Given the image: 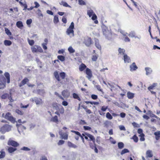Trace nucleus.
<instances>
[{"instance_id":"obj_1","label":"nucleus","mask_w":160,"mask_h":160,"mask_svg":"<svg viewBox=\"0 0 160 160\" xmlns=\"http://www.w3.org/2000/svg\"><path fill=\"white\" fill-rule=\"evenodd\" d=\"M12 127L11 125L5 124L1 127L0 129V132L2 133L9 132L11 130Z\"/></svg>"},{"instance_id":"obj_2","label":"nucleus","mask_w":160,"mask_h":160,"mask_svg":"<svg viewBox=\"0 0 160 160\" xmlns=\"http://www.w3.org/2000/svg\"><path fill=\"white\" fill-rule=\"evenodd\" d=\"M74 28V23L73 22H72L69 28L67 29L66 32L68 35H70V34H71V37H73L74 36V31L73 29Z\"/></svg>"},{"instance_id":"obj_3","label":"nucleus","mask_w":160,"mask_h":160,"mask_svg":"<svg viewBox=\"0 0 160 160\" xmlns=\"http://www.w3.org/2000/svg\"><path fill=\"white\" fill-rule=\"evenodd\" d=\"M7 144L8 146H12L16 148L19 145V144L17 142L12 140L11 138H10L9 139L8 142Z\"/></svg>"},{"instance_id":"obj_4","label":"nucleus","mask_w":160,"mask_h":160,"mask_svg":"<svg viewBox=\"0 0 160 160\" xmlns=\"http://www.w3.org/2000/svg\"><path fill=\"white\" fill-rule=\"evenodd\" d=\"M4 118L12 123H14L15 122V119L11 115V113L10 112H8L6 113Z\"/></svg>"},{"instance_id":"obj_5","label":"nucleus","mask_w":160,"mask_h":160,"mask_svg":"<svg viewBox=\"0 0 160 160\" xmlns=\"http://www.w3.org/2000/svg\"><path fill=\"white\" fill-rule=\"evenodd\" d=\"M64 112V108L61 106L58 108L57 110L55 112V113L57 114L58 116L60 117V114H63Z\"/></svg>"},{"instance_id":"obj_6","label":"nucleus","mask_w":160,"mask_h":160,"mask_svg":"<svg viewBox=\"0 0 160 160\" xmlns=\"http://www.w3.org/2000/svg\"><path fill=\"white\" fill-rule=\"evenodd\" d=\"M31 101L32 102H35L36 104H40L42 103V99L37 97H34L33 98H32Z\"/></svg>"},{"instance_id":"obj_7","label":"nucleus","mask_w":160,"mask_h":160,"mask_svg":"<svg viewBox=\"0 0 160 160\" xmlns=\"http://www.w3.org/2000/svg\"><path fill=\"white\" fill-rule=\"evenodd\" d=\"M59 134L61 138L64 140H67L68 138V134L67 132H63L62 131H59Z\"/></svg>"},{"instance_id":"obj_8","label":"nucleus","mask_w":160,"mask_h":160,"mask_svg":"<svg viewBox=\"0 0 160 160\" xmlns=\"http://www.w3.org/2000/svg\"><path fill=\"white\" fill-rule=\"evenodd\" d=\"M86 73L87 74V77L88 79H90L92 76V72L91 70L88 68H87L86 70Z\"/></svg>"},{"instance_id":"obj_9","label":"nucleus","mask_w":160,"mask_h":160,"mask_svg":"<svg viewBox=\"0 0 160 160\" xmlns=\"http://www.w3.org/2000/svg\"><path fill=\"white\" fill-rule=\"evenodd\" d=\"M84 43L87 46H89L91 44V39L88 37L85 38L84 42Z\"/></svg>"},{"instance_id":"obj_10","label":"nucleus","mask_w":160,"mask_h":160,"mask_svg":"<svg viewBox=\"0 0 160 160\" xmlns=\"http://www.w3.org/2000/svg\"><path fill=\"white\" fill-rule=\"evenodd\" d=\"M138 68V67L134 62H133L132 64L130 66V70L131 72L136 71Z\"/></svg>"},{"instance_id":"obj_11","label":"nucleus","mask_w":160,"mask_h":160,"mask_svg":"<svg viewBox=\"0 0 160 160\" xmlns=\"http://www.w3.org/2000/svg\"><path fill=\"white\" fill-rule=\"evenodd\" d=\"M85 134L89 138L90 140H89L92 141L93 143L95 144V139L94 136L87 132H85Z\"/></svg>"},{"instance_id":"obj_12","label":"nucleus","mask_w":160,"mask_h":160,"mask_svg":"<svg viewBox=\"0 0 160 160\" xmlns=\"http://www.w3.org/2000/svg\"><path fill=\"white\" fill-rule=\"evenodd\" d=\"M50 121L54 122L56 124H58L59 122L58 116L57 115H55L54 116L52 117L50 119Z\"/></svg>"},{"instance_id":"obj_13","label":"nucleus","mask_w":160,"mask_h":160,"mask_svg":"<svg viewBox=\"0 0 160 160\" xmlns=\"http://www.w3.org/2000/svg\"><path fill=\"white\" fill-rule=\"evenodd\" d=\"M8 147V148L7 149V151L9 153H13L17 150L16 148H15L14 147Z\"/></svg>"},{"instance_id":"obj_14","label":"nucleus","mask_w":160,"mask_h":160,"mask_svg":"<svg viewBox=\"0 0 160 160\" xmlns=\"http://www.w3.org/2000/svg\"><path fill=\"white\" fill-rule=\"evenodd\" d=\"M127 97L130 99H132L135 96V93L128 91L127 93Z\"/></svg>"},{"instance_id":"obj_15","label":"nucleus","mask_w":160,"mask_h":160,"mask_svg":"<svg viewBox=\"0 0 160 160\" xmlns=\"http://www.w3.org/2000/svg\"><path fill=\"white\" fill-rule=\"evenodd\" d=\"M86 68H87L85 64L82 63L79 66V70L80 72H82Z\"/></svg>"},{"instance_id":"obj_16","label":"nucleus","mask_w":160,"mask_h":160,"mask_svg":"<svg viewBox=\"0 0 160 160\" xmlns=\"http://www.w3.org/2000/svg\"><path fill=\"white\" fill-rule=\"evenodd\" d=\"M123 58L124 62L125 63H130L131 62L130 58L127 54H124Z\"/></svg>"},{"instance_id":"obj_17","label":"nucleus","mask_w":160,"mask_h":160,"mask_svg":"<svg viewBox=\"0 0 160 160\" xmlns=\"http://www.w3.org/2000/svg\"><path fill=\"white\" fill-rule=\"evenodd\" d=\"M71 132H72L75 133V134H76L77 135L79 136L81 138L83 142H84V138L79 132L76 131H74V130H72L71 131Z\"/></svg>"},{"instance_id":"obj_18","label":"nucleus","mask_w":160,"mask_h":160,"mask_svg":"<svg viewBox=\"0 0 160 160\" xmlns=\"http://www.w3.org/2000/svg\"><path fill=\"white\" fill-rule=\"evenodd\" d=\"M67 144L68 146L70 148H76L78 147V146L72 143V142H71L70 141H68L67 142Z\"/></svg>"},{"instance_id":"obj_19","label":"nucleus","mask_w":160,"mask_h":160,"mask_svg":"<svg viewBox=\"0 0 160 160\" xmlns=\"http://www.w3.org/2000/svg\"><path fill=\"white\" fill-rule=\"evenodd\" d=\"M154 135L155 136V138L157 140H158L160 139V131H157L156 132L154 133Z\"/></svg>"},{"instance_id":"obj_20","label":"nucleus","mask_w":160,"mask_h":160,"mask_svg":"<svg viewBox=\"0 0 160 160\" xmlns=\"http://www.w3.org/2000/svg\"><path fill=\"white\" fill-rule=\"evenodd\" d=\"M6 81H0V89L4 88L5 87Z\"/></svg>"},{"instance_id":"obj_21","label":"nucleus","mask_w":160,"mask_h":160,"mask_svg":"<svg viewBox=\"0 0 160 160\" xmlns=\"http://www.w3.org/2000/svg\"><path fill=\"white\" fill-rule=\"evenodd\" d=\"M95 45L96 47L99 49H101V47L99 43L98 40L96 38L95 39Z\"/></svg>"},{"instance_id":"obj_22","label":"nucleus","mask_w":160,"mask_h":160,"mask_svg":"<svg viewBox=\"0 0 160 160\" xmlns=\"http://www.w3.org/2000/svg\"><path fill=\"white\" fill-rule=\"evenodd\" d=\"M145 70L146 72V74L147 75L151 74L152 72L151 68L148 67L146 68H145Z\"/></svg>"},{"instance_id":"obj_23","label":"nucleus","mask_w":160,"mask_h":160,"mask_svg":"<svg viewBox=\"0 0 160 160\" xmlns=\"http://www.w3.org/2000/svg\"><path fill=\"white\" fill-rule=\"evenodd\" d=\"M146 154L147 157L151 158L153 156L152 151L150 150L147 151Z\"/></svg>"},{"instance_id":"obj_24","label":"nucleus","mask_w":160,"mask_h":160,"mask_svg":"<svg viewBox=\"0 0 160 160\" xmlns=\"http://www.w3.org/2000/svg\"><path fill=\"white\" fill-rule=\"evenodd\" d=\"M102 30L103 34L105 36H107L108 35V33H109V32L107 30V29L105 26H103L102 27Z\"/></svg>"},{"instance_id":"obj_25","label":"nucleus","mask_w":160,"mask_h":160,"mask_svg":"<svg viewBox=\"0 0 160 160\" xmlns=\"http://www.w3.org/2000/svg\"><path fill=\"white\" fill-rule=\"evenodd\" d=\"M62 95L64 97H68L69 95V93L67 90H64L63 91L62 93Z\"/></svg>"},{"instance_id":"obj_26","label":"nucleus","mask_w":160,"mask_h":160,"mask_svg":"<svg viewBox=\"0 0 160 160\" xmlns=\"http://www.w3.org/2000/svg\"><path fill=\"white\" fill-rule=\"evenodd\" d=\"M157 83H153L152 85H151L148 88V89L150 91L154 88L157 86Z\"/></svg>"},{"instance_id":"obj_27","label":"nucleus","mask_w":160,"mask_h":160,"mask_svg":"<svg viewBox=\"0 0 160 160\" xmlns=\"http://www.w3.org/2000/svg\"><path fill=\"white\" fill-rule=\"evenodd\" d=\"M16 26L18 28H20L23 27L22 23L21 21L17 22L16 23Z\"/></svg>"},{"instance_id":"obj_28","label":"nucleus","mask_w":160,"mask_h":160,"mask_svg":"<svg viewBox=\"0 0 160 160\" xmlns=\"http://www.w3.org/2000/svg\"><path fill=\"white\" fill-rule=\"evenodd\" d=\"M87 14L90 17H91L94 13L92 10L90 9L87 11Z\"/></svg>"},{"instance_id":"obj_29","label":"nucleus","mask_w":160,"mask_h":160,"mask_svg":"<svg viewBox=\"0 0 160 160\" xmlns=\"http://www.w3.org/2000/svg\"><path fill=\"white\" fill-rule=\"evenodd\" d=\"M72 96L74 98L77 99L79 101H81V98H79L78 94L75 93H74L72 94Z\"/></svg>"},{"instance_id":"obj_30","label":"nucleus","mask_w":160,"mask_h":160,"mask_svg":"<svg viewBox=\"0 0 160 160\" xmlns=\"http://www.w3.org/2000/svg\"><path fill=\"white\" fill-rule=\"evenodd\" d=\"M12 42L10 40H5L4 41V44L6 46H9L12 44Z\"/></svg>"},{"instance_id":"obj_31","label":"nucleus","mask_w":160,"mask_h":160,"mask_svg":"<svg viewBox=\"0 0 160 160\" xmlns=\"http://www.w3.org/2000/svg\"><path fill=\"white\" fill-rule=\"evenodd\" d=\"M131 139H133L135 142H138V138L136 134L134 135L133 137L131 138Z\"/></svg>"},{"instance_id":"obj_32","label":"nucleus","mask_w":160,"mask_h":160,"mask_svg":"<svg viewBox=\"0 0 160 160\" xmlns=\"http://www.w3.org/2000/svg\"><path fill=\"white\" fill-rule=\"evenodd\" d=\"M60 5H62L64 7H69L70 8H71V7L68 5V4L66 2L62 1L60 3Z\"/></svg>"},{"instance_id":"obj_33","label":"nucleus","mask_w":160,"mask_h":160,"mask_svg":"<svg viewBox=\"0 0 160 160\" xmlns=\"http://www.w3.org/2000/svg\"><path fill=\"white\" fill-rule=\"evenodd\" d=\"M139 137H140V140L141 141H145V135L144 133H142L141 135H139Z\"/></svg>"},{"instance_id":"obj_34","label":"nucleus","mask_w":160,"mask_h":160,"mask_svg":"<svg viewBox=\"0 0 160 160\" xmlns=\"http://www.w3.org/2000/svg\"><path fill=\"white\" fill-rule=\"evenodd\" d=\"M1 154H0V158H4L5 155V152L3 151V149H2L1 151H0Z\"/></svg>"},{"instance_id":"obj_35","label":"nucleus","mask_w":160,"mask_h":160,"mask_svg":"<svg viewBox=\"0 0 160 160\" xmlns=\"http://www.w3.org/2000/svg\"><path fill=\"white\" fill-rule=\"evenodd\" d=\"M9 96H10V94H8V93H5L3 94L1 96V98L2 99H5L7 98H8Z\"/></svg>"},{"instance_id":"obj_36","label":"nucleus","mask_w":160,"mask_h":160,"mask_svg":"<svg viewBox=\"0 0 160 160\" xmlns=\"http://www.w3.org/2000/svg\"><path fill=\"white\" fill-rule=\"evenodd\" d=\"M136 35L134 31H132L130 32L128 35L129 37L131 38H134Z\"/></svg>"},{"instance_id":"obj_37","label":"nucleus","mask_w":160,"mask_h":160,"mask_svg":"<svg viewBox=\"0 0 160 160\" xmlns=\"http://www.w3.org/2000/svg\"><path fill=\"white\" fill-rule=\"evenodd\" d=\"M4 75L6 78L7 80H10V75L9 73L8 72H5L4 74Z\"/></svg>"},{"instance_id":"obj_38","label":"nucleus","mask_w":160,"mask_h":160,"mask_svg":"<svg viewBox=\"0 0 160 160\" xmlns=\"http://www.w3.org/2000/svg\"><path fill=\"white\" fill-rule=\"evenodd\" d=\"M98 57V55L96 53L95 55H93L92 58V60L93 61H96L97 60Z\"/></svg>"},{"instance_id":"obj_39","label":"nucleus","mask_w":160,"mask_h":160,"mask_svg":"<svg viewBox=\"0 0 160 160\" xmlns=\"http://www.w3.org/2000/svg\"><path fill=\"white\" fill-rule=\"evenodd\" d=\"M36 47H37V52H43V50L40 46L38 45H36Z\"/></svg>"},{"instance_id":"obj_40","label":"nucleus","mask_w":160,"mask_h":160,"mask_svg":"<svg viewBox=\"0 0 160 160\" xmlns=\"http://www.w3.org/2000/svg\"><path fill=\"white\" fill-rule=\"evenodd\" d=\"M58 58L61 62H63L65 60L64 57L62 55L58 56Z\"/></svg>"},{"instance_id":"obj_41","label":"nucleus","mask_w":160,"mask_h":160,"mask_svg":"<svg viewBox=\"0 0 160 160\" xmlns=\"http://www.w3.org/2000/svg\"><path fill=\"white\" fill-rule=\"evenodd\" d=\"M119 53L122 54H124L125 50L123 49H122L121 48H119L118 50Z\"/></svg>"},{"instance_id":"obj_42","label":"nucleus","mask_w":160,"mask_h":160,"mask_svg":"<svg viewBox=\"0 0 160 160\" xmlns=\"http://www.w3.org/2000/svg\"><path fill=\"white\" fill-rule=\"evenodd\" d=\"M124 145L122 142H119L118 143V146L119 149H122L124 147Z\"/></svg>"},{"instance_id":"obj_43","label":"nucleus","mask_w":160,"mask_h":160,"mask_svg":"<svg viewBox=\"0 0 160 160\" xmlns=\"http://www.w3.org/2000/svg\"><path fill=\"white\" fill-rule=\"evenodd\" d=\"M106 117L107 118L110 120L112 119V116L109 112L107 113Z\"/></svg>"},{"instance_id":"obj_44","label":"nucleus","mask_w":160,"mask_h":160,"mask_svg":"<svg viewBox=\"0 0 160 160\" xmlns=\"http://www.w3.org/2000/svg\"><path fill=\"white\" fill-rule=\"evenodd\" d=\"M54 75L57 80H60L59 79V75L57 71H55L54 72Z\"/></svg>"},{"instance_id":"obj_45","label":"nucleus","mask_w":160,"mask_h":160,"mask_svg":"<svg viewBox=\"0 0 160 160\" xmlns=\"http://www.w3.org/2000/svg\"><path fill=\"white\" fill-rule=\"evenodd\" d=\"M129 152V151L128 149L125 148L122 151L121 154L122 155L126 153Z\"/></svg>"},{"instance_id":"obj_46","label":"nucleus","mask_w":160,"mask_h":160,"mask_svg":"<svg viewBox=\"0 0 160 160\" xmlns=\"http://www.w3.org/2000/svg\"><path fill=\"white\" fill-rule=\"evenodd\" d=\"M68 51L70 53H74L75 52V50H74V49L71 46L69 47L68 48Z\"/></svg>"},{"instance_id":"obj_47","label":"nucleus","mask_w":160,"mask_h":160,"mask_svg":"<svg viewBox=\"0 0 160 160\" xmlns=\"http://www.w3.org/2000/svg\"><path fill=\"white\" fill-rule=\"evenodd\" d=\"M65 73L63 72H61L60 73V76L61 78L62 79H63L65 78Z\"/></svg>"},{"instance_id":"obj_48","label":"nucleus","mask_w":160,"mask_h":160,"mask_svg":"<svg viewBox=\"0 0 160 160\" xmlns=\"http://www.w3.org/2000/svg\"><path fill=\"white\" fill-rule=\"evenodd\" d=\"M5 32L7 34L8 36H10L12 35V33L10 32V30L7 28H5Z\"/></svg>"},{"instance_id":"obj_49","label":"nucleus","mask_w":160,"mask_h":160,"mask_svg":"<svg viewBox=\"0 0 160 160\" xmlns=\"http://www.w3.org/2000/svg\"><path fill=\"white\" fill-rule=\"evenodd\" d=\"M148 112L151 115V117H154L156 118H158V117L154 114L152 113V112L150 110L148 111Z\"/></svg>"},{"instance_id":"obj_50","label":"nucleus","mask_w":160,"mask_h":160,"mask_svg":"<svg viewBox=\"0 0 160 160\" xmlns=\"http://www.w3.org/2000/svg\"><path fill=\"white\" fill-rule=\"evenodd\" d=\"M15 112L17 114L20 115H22L23 114V112H22L21 110H19L18 109H17L16 110Z\"/></svg>"},{"instance_id":"obj_51","label":"nucleus","mask_w":160,"mask_h":160,"mask_svg":"<svg viewBox=\"0 0 160 160\" xmlns=\"http://www.w3.org/2000/svg\"><path fill=\"white\" fill-rule=\"evenodd\" d=\"M78 3L79 4L81 5H86L85 2L82 0H78Z\"/></svg>"},{"instance_id":"obj_52","label":"nucleus","mask_w":160,"mask_h":160,"mask_svg":"<svg viewBox=\"0 0 160 160\" xmlns=\"http://www.w3.org/2000/svg\"><path fill=\"white\" fill-rule=\"evenodd\" d=\"M53 21L54 23H57L59 21L58 18L57 16H55L54 18Z\"/></svg>"},{"instance_id":"obj_53","label":"nucleus","mask_w":160,"mask_h":160,"mask_svg":"<svg viewBox=\"0 0 160 160\" xmlns=\"http://www.w3.org/2000/svg\"><path fill=\"white\" fill-rule=\"evenodd\" d=\"M20 149L21 150L25 151H29L30 150V149L26 147H23L21 148Z\"/></svg>"},{"instance_id":"obj_54","label":"nucleus","mask_w":160,"mask_h":160,"mask_svg":"<svg viewBox=\"0 0 160 160\" xmlns=\"http://www.w3.org/2000/svg\"><path fill=\"white\" fill-rule=\"evenodd\" d=\"M79 124L80 125H84L86 124L87 123L86 122L85 120L81 119L79 122Z\"/></svg>"},{"instance_id":"obj_55","label":"nucleus","mask_w":160,"mask_h":160,"mask_svg":"<svg viewBox=\"0 0 160 160\" xmlns=\"http://www.w3.org/2000/svg\"><path fill=\"white\" fill-rule=\"evenodd\" d=\"M32 51L33 52H37V47H36V45L32 47L31 48Z\"/></svg>"},{"instance_id":"obj_56","label":"nucleus","mask_w":160,"mask_h":160,"mask_svg":"<svg viewBox=\"0 0 160 160\" xmlns=\"http://www.w3.org/2000/svg\"><path fill=\"white\" fill-rule=\"evenodd\" d=\"M65 142V141L63 140H60L58 143V145H61L63 144Z\"/></svg>"},{"instance_id":"obj_57","label":"nucleus","mask_w":160,"mask_h":160,"mask_svg":"<svg viewBox=\"0 0 160 160\" xmlns=\"http://www.w3.org/2000/svg\"><path fill=\"white\" fill-rule=\"evenodd\" d=\"M83 127L84 130H88L90 131L91 130V128L89 126H84Z\"/></svg>"},{"instance_id":"obj_58","label":"nucleus","mask_w":160,"mask_h":160,"mask_svg":"<svg viewBox=\"0 0 160 160\" xmlns=\"http://www.w3.org/2000/svg\"><path fill=\"white\" fill-rule=\"evenodd\" d=\"M28 42L29 45L31 46H32L34 42L33 40H30L29 39H28Z\"/></svg>"},{"instance_id":"obj_59","label":"nucleus","mask_w":160,"mask_h":160,"mask_svg":"<svg viewBox=\"0 0 160 160\" xmlns=\"http://www.w3.org/2000/svg\"><path fill=\"white\" fill-rule=\"evenodd\" d=\"M29 106V104H28L26 105H23L22 103H21L20 104V107L21 108H27Z\"/></svg>"},{"instance_id":"obj_60","label":"nucleus","mask_w":160,"mask_h":160,"mask_svg":"<svg viewBox=\"0 0 160 160\" xmlns=\"http://www.w3.org/2000/svg\"><path fill=\"white\" fill-rule=\"evenodd\" d=\"M107 108V106H103L102 107L101 110L102 111L105 112L106 111Z\"/></svg>"},{"instance_id":"obj_61","label":"nucleus","mask_w":160,"mask_h":160,"mask_svg":"<svg viewBox=\"0 0 160 160\" xmlns=\"http://www.w3.org/2000/svg\"><path fill=\"white\" fill-rule=\"evenodd\" d=\"M132 124L134 128H138L139 127V125L135 122H133Z\"/></svg>"},{"instance_id":"obj_62","label":"nucleus","mask_w":160,"mask_h":160,"mask_svg":"<svg viewBox=\"0 0 160 160\" xmlns=\"http://www.w3.org/2000/svg\"><path fill=\"white\" fill-rule=\"evenodd\" d=\"M91 98L92 99L94 100H96L98 98V96L97 95L95 94H92L91 95Z\"/></svg>"},{"instance_id":"obj_63","label":"nucleus","mask_w":160,"mask_h":160,"mask_svg":"<svg viewBox=\"0 0 160 160\" xmlns=\"http://www.w3.org/2000/svg\"><path fill=\"white\" fill-rule=\"evenodd\" d=\"M110 140L111 142L112 143L115 144L116 143V141L114 140L113 138L111 137H110Z\"/></svg>"},{"instance_id":"obj_64","label":"nucleus","mask_w":160,"mask_h":160,"mask_svg":"<svg viewBox=\"0 0 160 160\" xmlns=\"http://www.w3.org/2000/svg\"><path fill=\"white\" fill-rule=\"evenodd\" d=\"M46 45V43H42V46L44 50H46L47 49Z\"/></svg>"}]
</instances>
